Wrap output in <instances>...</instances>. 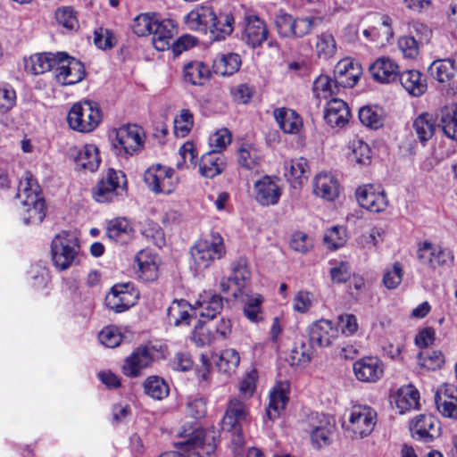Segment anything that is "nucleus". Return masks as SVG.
Segmentation results:
<instances>
[{"label":"nucleus","mask_w":457,"mask_h":457,"mask_svg":"<svg viewBox=\"0 0 457 457\" xmlns=\"http://www.w3.org/2000/svg\"><path fill=\"white\" fill-rule=\"evenodd\" d=\"M21 203V215L27 225H38L46 216V203L39 196V186L30 172H25L17 192Z\"/></svg>","instance_id":"nucleus-1"},{"label":"nucleus","mask_w":457,"mask_h":457,"mask_svg":"<svg viewBox=\"0 0 457 457\" xmlns=\"http://www.w3.org/2000/svg\"><path fill=\"white\" fill-rule=\"evenodd\" d=\"M185 440L178 445L185 447V453L168 452L159 457H203L202 454L211 456L216 450L218 434L215 430H204L195 428L191 431L179 432Z\"/></svg>","instance_id":"nucleus-2"},{"label":"nucleus","mask_w":457,"mask_h":457,"mask_svg":"<svg viewBox=\"0 0 457 457\" xmlns=\"http://www.w3.org/2000/svg\"><path fill=\"white\" fill-rule=\"evenodd\" d=\"M190 254L197 269L209 268L226 254L223 237L218 232H212L209 237L197 240L191 247Z\"/></svg>","instance_id":"nucleus-3"},{"label":"nucleus","mask_w":457,"mask_h":457,"mask_svg":"<svg viewBox=\"0 0 457 457\" xmlns=\"http://www.w3.org/2000/svg\"><path fill=\"white\" fill-rule=\"evenodd\" d=\"M101 119L98 104L92 101L74 104L67 116L71 129L83 133L93 131L99 125Z\"/></svg>","instance_id":"nucleus-4"},{"label":"nucleus","mask_w":457,"mask_h":457,"mask_svg":"<svg viewBox=\"0 0 457 457\" xmlns=\"http://www.w3.org/2000/svg\"><path fill=\"white\" fill-rule=\"evenodd\" d=\"M79 251L77 235L74 232H60L54 237L51 245L54 265L59 270H67L74 262Z\"/></svg>","instance_id":"nucleus-5"},{"label":"nucleus","mask_w":457,"mask_h":457,"mask_svg":"<svg viewBox=\"0 0 457 457\" xmlns=\"http://www.w3.org/2000/svg\"><path fill=\"white\" fill-rule=\"evenodd\" d=\"M249 415L247 403L239 397H232L227 404L226 411L221 421L223 430L232 432V442L242 446V423L246 421Z\"/></svg>","instance_id":"nucleus-6"},{"label":"nucleus","mask_w":457,"mask_h":457,"mask_svg":"<svg viewBox=\"0 0 457 457\" xmlns=\"http://www.w3.org/2000/svg\"><path fill=\"white\" fill-rule=\"evenodd\" d=\"M145 134L142 128L129 124L117 129L112 145L116 154L129 157L137 154L144 147Z\"/></svg>","instance_id":"nucleus-7"},{"label":"nucleus","mask_w":457,"mask_h":457,"mask_svg":"<svg viewBox=\"0 0 457 457\" xmlns=\"http://www.w3.org/2000/svg\"><path fill=\"white\" fill-rule=\"evenodd\" d=\"M126 177L120 170L108 169L93 189V196L98 203L112 202L126 191Z\"/></svg>","instance_id":"nucleus-8"},{"label":"nucleus","mask_w":457,"mask_h":457,"mask_svg":"<svg viewBox=\"0 0 457 457\" xmlns=\"http://www.w3.org/2000/svg\"><path fill=\"white\" fill-rule=\"evenodd\" d=\"M144 181L147 188L154 194L170 195L174 192L179 179L173 169L156 164L145 171Z\"/></svg>","instance_id":"nucleus-9"},{"label":"nucleus","mask_w":457,"mask_h":457,"mask_svg":"<svg viewBox=\"0 0 457 457\" xmlns=\"http://www.w3.org/2000/svg\"><path fill=\"white\" fill-rule=\"evenodd\" d=\"M377 424V412L368 405H353L349 413L347 430L353 438H364L370 436Z\"/></svg>","instance_id":"nucleus-10"},{"label":"nucleus","mask_w":457,"mask_h":457,"mask_svg":"<svg viewBox=\"0 0 457 457\" xmlns=\"http://www.w3.org/2000/svg\"><path fill=\"white\" fill-rule=\"evenodd\" d=\"M417 259L420 265L430 270L450 266L453 262V255L448 249L429 241L418 244Z\"/></svg>","instance_id":"nucleus-11"},{"label":"nucleus","mask_w":457,"mask_h":457,"mask_svg":"<svg viewBox=\"0 0 457 457\" xmlns=\"http://www.w3.org/2000/svg\"><path fill=\"white\" fill-rule=\"evenodd\" d=\"M54 75L58 83L62 86H71L83 80L86 71L80 61L69 56L64 52H59Z\"/></svg>","instance_id":"nucleus-12"},{"label":"nucleus","mask_w":457,"mask_h":457,"mask_svg":"<svg viewBox=\"0 0 457 457\" xmlns=\"http://www.w3.org/2000/svg\"><path fill=\"white\" fill-rule=\"evenodd\" d=\"M276 177L265 175L253 183V195L261 206H272L278 204L282 187Z\"/></svg>","instance_id":"nucleus-13"},{"label":"nucleus","mask_w":457,"mask_h":457,"mask_svg":"<svg viewBox=\"0 0 457 457\" xmlns=\"http://www.w3.org/2000/svg\"><path fill=\"white\" fill-rule=\"evenodd\" d=\"M355 197L361 208L371 212H381L388 204L386 193L378 185L366 184L358 187L355 190Z\"/></svg>","instance_id":"nucleus-14"},{"label":"nucleus","mask_w":457,"mask_h":457,"mask_svg":"<svg viewBox=\"0 0 457 457\" xmlns=\"http://www.w3.org/2000/svg\"><path fill=\"white\" fill-rule=\"evenodd\" d=\"M384 363L376 356L362 357L353 364L355 378L361 382L375 383L384 375Z\"/></svg>","instance_id":"nucleus-15"},{"label":"nucleus","mask_w":457,"mask_h":457,"mask_svg":"<svg viewBox=\"0 0 457 457\" xmlns=\"http://www.w3.org/2000/svg\"><path fill=\"white\" fill-rule=\"evenodd\" d=\"M154 361L153 350L145 345L136 348L129 355L122 366V371L125 376L129 378H137L142 375V371L148 368Z\"/></svg>","instance_id":"nucleus-16"},{"label":"nucleus","mask_w":457,"mask_h":457,"mask_svg":"<svg viewBox=\"0 0 457 457\" xmlns=\"http://www.w3.org/2000/svg\"><path fill=\"white\" fill-rule=\"evenodd\" d=\"M138 294L129 290V284L115 285L105 297L106 306L115 312H123L136 304Z\"/></svg>","instance_id":"nucleus-17"},{"label":"nucleus","mask_w":457,"mask_h":457,"mask_svg":"<svg viewBox=\"0 0 457 457\" xmlns=\"http://www.w3.org/2000/svg\"><path fill=\"white\" fill-rule=\"evenodd\" d=\"M244 38L247 45L255 48L268 39L269 29L266 22L255 14H245L244 18Z\"/></svg>","instance_id":"nucleus-18"},{"label":"nucleus","mask_w":457,"mask_h":457,"mask_svg":"<svg viewBox=\"0 0 457 457\" xmlns=\"http://www.w3.org/2000/svg\"><path fill=\"white\" fill-rule=\"evenodd\" d=\"M212 21H213V8L206 4L195 6L184 17V22L188 29L197 31L204 35L208 34Z\"/></svg>","instance_id":"nucleus-19"},{"label":"nucleus","mask_w":457,"mask_h":457,"mask_svg":"<svg viewBox=\"0 0 457 457\" xmlns=\"http://www.w3.org/2000/svg\"><path fill=\"white\" fill-rule=\"evenodd\" d=\"M437 411L446 418L457 420V386L445 384L435 394Z\"/></svg>","instance_id":"nucleus-20"},{"label":"nucleus","mask_w":457,"mask_h":457,"mask_svg":"<svg viewBox=\"0 0 457 457\" xmlns=\"http://www.w3.org/2000/svg\"><path fill=\"white\" fill-rule=\"evenodd\" d=\"M337 336L338 330L337 327L328 320H319L309 327L310 342L312 345H316L319 347L331 345Z\"/></svg>","instance_id":"nucleus-21"},{"label":"nucleus","mask_w":457,"mask_h":457,"mask_svg":"<svg viewBox=\"0 0 457 457\" xmlns=\"http://www.w3.org/2000/svg\"><path fill=\"white\" fill-rule=\"evenodd\" d=\"M151 34L153 46L157 51L168 50L177 34L176 22L171 19H157Z\"/></svg>","instance_id":"nucleus-22"},{"label":"nucleus","mask_w":457,"mask_h":457,"mask_svg":"<svg viewBox=\"0 0 457 457\" xmlns=\"http://www.w3.org/2000/svg\"><path fill=\"white\" fill-rule=\"evenodd\" d=\"M362 73L361 65L351 58L340 60L334 69L337 83L342 87H352Z\"/></svg>","instance_id":"nucleus-23"},{"label":"nucleus","mask_w":457,"mask_h":457,"mask_svg":"<svg viewBox=\"0 0 457 457\" xmlns=\"http://www.w3.org/2000/svg\"><path fill=\"white\" fill-rule=\"evenodd\" d=\"M135 269L137 276L144 281H154L159 275V258L147 250H141L135 257Z\"/></svg>","instance_id":"nucleus-24"},{"label":"nucleus","mask_w":457,"mask_h":457,"mask_svg":"<svg viewBox=\"0 0 457 457\" xmlns=\"http://www.w3.org/2000/svg\"><path fill=\"white\" fill-rule=\"evenodd\" d=\"M313 194L326 201H334L339 195L340 185L331 173L320 172L312 181Z\"/></svg>","instance_id":"nucleus-25"},{"label":"nucleus","mask_w":457,"mask_h":457,"mask_svg":"<svg viewBox=\"0 0 457 457\" xmlns=\"http://www.w3.org/2000/svg\"><path fill=\"white\" fill-rule=\"evenodd\" d=\"M410 429L414 439L431 441L438 435V421L432 415L420 414L411 420Z\"/></svg>","instance_id":"nucleus-26"},{"label":"nucleus","mask_w":457,"mask_h":457,"mask_svg":"<svg viewBox=\"0 0 457 457\" xmlns=\"http://www.w3.org/2000/svg\"><path fill=\"white\" fill-rule=\"evenodd\" d=\"M350 117V109L345 101L333 98L328 103L324 119L329 126L342 128L348 123Z\"/></svg>","instance_id":"nucleus-27"},{"label":"nucleus","mask_w":457,"mask_h":457,"mask_svg":"<svg viewBox=\"0 0 457 457\" xmlns=\"http://www.w3.org/2000/svg\"><path fill=\"white\" fill-rule=\"evenodd\" d=\"M223 308V298L212 292L204 291L195 301L194 309H197L201 317L213 319Z\"/></svg>","instance_id":"nucleus-28"},{"label":"nucleus","mask_w":457,"mask_h":457,"mask_svg":"<svg viewBox=\"0 0 457 457\" xmlns=\"http://www.w3.org/2000/svg\"><path fill=\"white\" fill-rule=\"evenodd\" d=\"M288 388L287 382L278 383L270 393V402L266 410L267 417L270 420L278 418L285 410L288 401Z\"/></svg>","instance_id":"nucleus-29"},{"label":"nucleus","mask_w":457,"mask_h":457,"mask_svg":"<svg viewBox=\"0 0 457 457\" xmlns=\"http://www.w3.org/2000/svg\"><path fill=\"white\" fill-rule=\"evenodd\" d=\"M235 19L231 13L213 11V21H211L207 36L212 41L224 40L234 30Z\"/></svg>","instance_id":"nucleus-30"},{"label":"nucleus","mask_w":457,"mask_h":457,"mask_svg":"<svg viewBox=\"0 0 457 457\" xmlns=\"http://www.w3.org/2000/svg\"><path fill=\"white\" fill-rule=\"evenodd\" d=\"M373 78L379 82L389 83L399 77L398 64L389 57L377 59L370 67Z\"/></svg>","instance_id":"nucleus-31"},{"label":"nucleus","mask_w":457,"mask_h":457,"mask_svg":"<svg viewBox=\"0 0 457 457\" xmlns=\"http://www.w3.org/2000/svg\"><path fill=\"white\" fill-rule=\"evenodd\" d=\"M398 79L403 87L412 96H420L427 91V79L417 70L400 72Z\"/></svg>","instance_id":"nucleus-32"},{"label":"nucleus","mask_w":457,"mask_h":457,"mask_svg":"<svg viewBox=\"0 0 457 457\" xmlns=\"http://www.w3.org/2000/svg\"><path fill=\"white\" fill-rule=\"evenodd\" d=\"M59 58V52L54 53H42L31 55L29 59L25 60L26 71L37 75L43 74L53 69L55 70L56 63Z\"/></svg>","instance_id":"nucleus-33"},{"label":"nucleus","mask_w":457,"mask_h":457,"mask_svg":"<svg viewBox=\"0 0 457 457\" xmlns=\"http://www.w3.org/2000/svg\"><path fill=\"white\" fill-rule=\"evenodd\" d=\"M226 165V158L222 153L208 152L201 158L199 172L204 178L212 179L222 173Z\"/></svg>","instance_id":"nucleus-34"},{"label":"nucleus","mask_w":457,"mask_h":457,"mask_svg":"<svg viewBox=\"0 0 457 457\" xmlns=\"http://www.w3.org/2000/svg\"><path fill=\"white\" fill-rule=\"evenodd\" d=\"M238 299L243 303V314L250 322L258 324L264 320V312L262 306L264 298L262 295L244 294Z\"/></svg>","instance_id":"nucleus-35"},{"label":"nucleus","mask_w":457,"mask_h":457,"mask_svg":"<svg viewBox=\"0 0 457 457\" xmlns=\"http://www.w3.org/2000/svg\"><path fill=\"white\" fill-rule=\"evenodd\" d=\"M274 118L280 129L287 134H296L303 127L302 118L291 109H276Z\"/></svg>","instance_id":"nucleus-36"},{"label":"nucleus","mask_w":457,"mask_h":457,"mask_svg":"<svg viewBox=\"0 0 457 457\" xmlns=\"http://www.w3.org/2000/svg\"><path fill=\"white\" fill-rule=\"evenodd\" d=\"M394 401L400 413H404L419 407L420 393L412 385L404 386L397 390Z\"/></svg>","instance_id":"nucleus-37"},{"label":"nucleus","mask_w":457,"mask_h":457,"mask_svg":"<svg viewBox=\"0 0 457 457\" xmlns=\"http://www.w3.org/2000/svg\"><path fill=\"white\" fill-rule=\"evenodd\" d=\"M430 75L440 83L450 82L457 71L456 62L453 58L435 60L428 69Z\"/></svg>","instance_id":"nucleus-38"},{"label":"nucleus","mask_w":457,"mask_h":457,"mask_svg":"<svg viewBox=\"0 0 457 457\" xmlns=\"http://www.w3.org/2000/svg\"><path fill=\"white\" fill-rule=\"evenodd\" d=\"M413 130L421 143H425L432 138L436 128V119L428 112L420 114L412 123Z\"/></svg>","instance_id":"nucleus-39"},{"label":"nucleus","mask_w":457,"mask_h":457,"mask_svg":"<svg viewBox=\"0 0 457 457\" xmlns=\"http://www.w3.org/2000/svg\"><path fill=\"white\" fill-rule=\"evenodd\" d=\"M75 162L81 169L89 171L96 170L101 162L98 148L93 144L85 145L78 150Z\"/></svg>","instance_id":"nucleus-40"},{"label":"nucleus","mask_w":457,"mask_h":457,"mask_svg":"<svg viewBox=\"0 0 457 457\" xmlns=\"http://www.w3.org/2000/svg\"><path fill=\"white\" fill-rule=\"evenodd\" d=\"M133 232L130 222L125 218H117L107 223L106 235L112 240L126 243Z\"/></svg>","instance_id":"nucleus-41"},{"label":"nucleus","mask_w":457,"mask_h":457,"mask_svg":"<svg viewBox=\"0 0 457 457\" xmlns=\"http://www.w3.org/2000/svg\"><path fill=\"white\" fill-rule=\"evenodd\" d=\"M241 58L237 54H220L213 60V71L216 74L228 76L238 71Z\"/></svg>","instance_id":"nucleus-42"},{"label":"nucleus","mask_w":457,"mask_h":457,"mask_svg":"<svg viewBox=\"0 0 457 457\" xmlns=\"http://www.w3.org/2000/svg\"><path fill=\"white\" fill-rule=\"evenodd\" d=\"M240 363L239 353L234 348H227L216 356L215 364L220 372L231 376L236 373Z\"/></svg>","instance_id":"nucleus-43"},{"label":"nucleus","mask_w":457,"mask_h":457,"mask_svg":"<svg viewBox=\"0 0 457 457\" xmlns=\"http://www.w3.org/2000/svg\"><path fill=\"white\" fill-rule=\"evenodd\" d=\"M209 76V67L202 62H190L184 66V79L191 85L201 86L208 79Z\"/></svg>","instance_id":"nucleus-44"},{"label":"nucleus","mask_w":457,"mask_h":457,"mask_svg":"<svg viewBox=\"0 0 457 457\" xmlns=\"http://www.w3.org/2000/svg\"><path fill=\"white\" fill-rule=\"evenodd\" d=\"M194 306L189 304L186 300H175L171 303L167 310L168 318L170 323L175 326L188 325L190 320L189 311Z\"/></svg>","instance_id":"nucleus-45"},{"label":"nucleus","mask_w":457,"mask_h":457,"mask_svg":"<svg viewBox=\"0 0 457 457\" xmlns=\"http://www.w3.org/2000/svg\"><path fill=\"white\" fill-rule=\"evenodd\" d=\"M308 174V162L303 157L295 158L285 163V176L298 185L307 179Z\"/></svg>","instance_id":"nucleus-46"},{"label":"nucleus","mask_w":457,"mask_h":457,"mask_svg":"<svg viewBox=\"0 0 457 457\" xmlns=\"http://www.w3.org/2000/svg\"><path fill=\"white\" fill-rule=\"evenodd\" d=\"M232 275L229 278H232V282L236 289L232 292V297L238 299L242 296L244 289L246 287L250 279V271L244 262H237L232 264Z\"/></svg>","instance_id":"nucleus-47"},{"label":"nucleus","mask_w":457,"mask_h":457,"mask_svg":"<svg viewBox=\"0 0 457 457\" xmlns=\"http://www.w3.org/2000/svg\"><path fill=\"white\" fill-rule=\"evenodd\" d=\"M262 154L260 151L250 144H243L238 149L237 162L246 170H253L261 164Z\"/></svg>","instance_id":"nucleus-48"},{"label":"nucleus","mask_w":457,"mask_h":457,"mask_svg":"<svg viewBox=\"0 0 457 457\" xmlns=\"http://www.w3.org/2000/svg\"><path fill=\"white\" fill-rule=\"evenodd\" d=\"M340 86L337 79H332L327 75H320L313 82V94L319 99H326L338 92Z\"/></svg>","instance_id":"nucleus-49"},{"label":"nucleus","mask_w":457,"mask_h":457,"mask_svg":"<svg viewBox=\"0 0 457 457\" xmlns=\"http://www.w3.org/2000/svg\"><path fill=\"white\" fill-rule=\"evenodd\" d=\"M315 52L320 59L328 60L337 53V43L329 33H321L317 36Z\"/></svg>","instance_id":"nucleus-50"},{"label":"nucleus","mask_w":457,"mask_h":457,"mask_svg":"<svg viewBox=\"0 0 457 457\" xmlns=\"http://www.w3.org/2000/svg\"><path fill=\"white\" fill-rule=\"evenodd\" d=\"M145 393L155 400H162L169 395V386L159 377H149L144 382Z\"/></svg>","instance_id":"nucleus-51"},{"label":"nucleus","mask_w":457,"mask_h":457,"mask_svg":"<svg viewBox=\"0 0 457 457\" xmlns=\"http://www.w3.org/2000/svg\"><path fill=\"white\" fill-rule=\"evenodd\" d=\"M445 358L441 351L427 349L418 354V363L427 370H436L442 367Z\"/></svg>","instance_id":"nucleus-52"},{"label":"nucleus","mask_w":457,"mask_h":457,"mask_svg":"<svg viewBox=\"0 0 457 457\" xmlns=\"http://www.w3.org/2000/svg\"><path fill=\"white\" fill-rule=\"evenodd\" d=\"M404 275L403 266L401 262H395L387 266L384 271L382 282L387 289H395L402 283Z\"/></svg>","instance_id":"nucleus-53"},{"label":"nucleus","mask_w":457,"mask_h":457,"mask_svg":"<svg viewBox=\"0 0 457 457\" xmlns=\"http://www.w3.org/2000/svg\"><path fill=\"white\" fill-rule=\"evenodd\" d=\"M349 159L360 165H366L370 162V150L369 145L361 139H353L350 145Z\"/></svg>","instance_id":"nucleus-54"},{"label":"nucleus","mask_w":457,"mask_h":457,"mask_svg":"<svg viewBox=\"0 0 457 457\" xmlns=\"http://www.w3.org/2000/svg\"><path fill=\"white\" fill-rule=\"evenodd\" d=\"M362 33L370 41H378L382 37L388 40L393 36L390 18L386 16L382 17L378 27L374 26L366 29Z\"/></svg>","instance_id":"nucleus-55"},{"label":"nucleus","mask_w":457,"mask_h":457,"mask_svg":"<svg viewBox=\"0 0 457 457\" xmlns=\"http://www.w3.org/2000/svg\"><path fill=\"white\" fill-rule=\"evenodd\" d=\"M54 17L57 23L68 30H75L79 28L77 13L71 6L58 8Z\"/></svg>","instance_id":"nucleus-56"},{"label":"nucleus","mask_w":457,"mask_h":457,"mask_svg":"<svg viewBox=\"0 0 457 457\" xmlns=\"http://www.w3.org/2000/svg\"><path fill=\"white\" fill-rule=\"evenodd\" d=\"M321 21L322 19L316 16L295 18L293 37H303L310 34Z\"/></svg>","instance_id":"nucleus-57"},{"label":"nucleus","mask_w":457,"mask_h":457,"mask_svg":"<svg viewBox=\"0 0 457 457\" xmlns=\"http://www.w3.org/2000/svg\"><path fill=\"white\" fill-rule=\"evenodd\" d=\"M156 21L154 14L141 13L133 20V32L139 37L150 35Z\"/></svg>","instance_id":"nucleus-58"},{"label":"nucleus","mask_w":457,"mask_h":457,"mask_svg":"<svg viewBox=\"0 0 457 457\" xmlns=\"http://www.w3.org/2000/svg\"><path fill=\"white\" fill-rule=\"evenodd\" d=\"M359 119L361 122L371 129H378L383 125V115L381 109L365 106L360 109Z\"/></svg>","instance_id":"nucleus-59"},{"label":"nucleus","mask_w":457,"mask_h":457,"mask_svg":"<svg viewBox=\"0 0 457 457\" xmlns=\"http://www.w3.org/2000/svg\"><path fill=\"white\" fill-rule=\"evenodd\" d=\"M346 242V231L344 227L335 226L328 229L324 236V243L328 249L337 250Z\"/></svg>","instance_id":"nucleus-60"},{"label":"nucleus","mask_w":457,"mask_h":457,"mask_svg":"<svg viewBox=\"0 0 457 457\" xmlns=\"http://www.w3.org/2000/svg\"><path fill=\"white\" fill-rule=\"evenodd\" d=\"M193 123V114L187 109L181 110L180 113L174 119V132L176 136L186 137L191 130Z\"/></svg>","instance_id":"nucleus-61"},{"label":"nucleus","mask_w":457,"mask_h":457,"mask_svg":"<svg viewBox=\"0 0 457 457\" xmlns=\"http://www.w3.org/2000/svg\"><path fill=\"white\" fill-rule=\"evenodd\" d=\"M16 92L11 85L0 84V114L11 111L16 104Z\"/></svg>","instance_id":"nucleus-62"},{"label":"nucleus","mask_w":457,"mask_h":457,"mask_svg":"<svg viewBox=\"0 0 457 457\" xmlns=\"http://www.w3.org/2000/svg\"><path fill=\"white\" fill-rule=\"evenodd\" d=\"M99 341L102 345L109 348H114L122 341V335L118 328L108 326L104 328L99 333Z\"/></svg>","instance_id":"nucleus-63"},{"label":"nucleus","mask_w":457,"mask_h":457,"mask_svg":"<svg viewBox=\"0 0 457 457\" xmlns=\"http://www.w3.org/2000/svg\"><path fill=\"white\" fill-rule=\"evenodd\" d=\"M441 123L444 134L457 142V105L453 108L451 112H447L442 117Z\"/></svg>","instance_id":"nucleus-64"}]
</instances>
